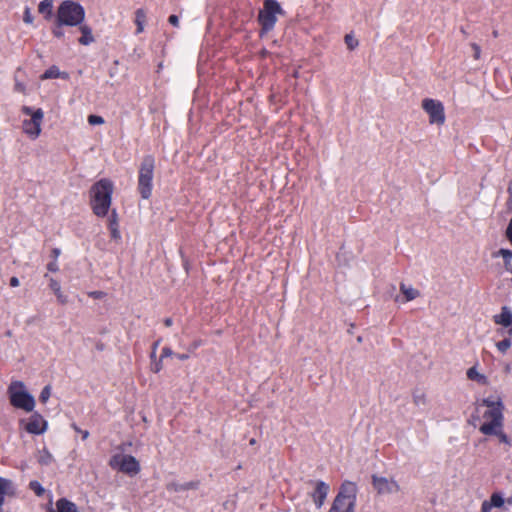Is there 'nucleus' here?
Segmentation results:
<instances>
[{
    "mask_svg": "<svg viewBox=\"0 0 512 512\" xmlns=\"http://www.w3.org/2000/svg\"><path fill=\"white\" fill-rule=\"evenodd\" d=\"M168 21L171 25L178 26L179 18L176 15H170Z\"/></svg>",
    "mask_w": 512,
    "mask_h": 512,
    "instance_id": "obj_46",
    "label": "nucleus"
},
{
    "mask_svg": "<svg viewBox=\"0 0 512 512\" xmlns=\"http://www.w3.org/2000/svg\"><path fill=\"white\" fill-rule=\"evenodd\" d=\"M493 35H494L495 37H497V35H498V34H497V31H494V32H493Z\"/></svg>",
    "mask_w": 512,
    "mask_h": 512,
    "instance_id": "obj_55",
    "label": "nucleus"
},
{
    "mask_svg": "<svg viewBox=\"0 0 512 512\" xmlns=\"http://www.w3.org/2000/svg\"><path fill=\"white\" fill-rule=\"evenodd\" d=\"M481 405H484L487 407V409H492V408H496V407H499L500 409H504V406H503V403H502V400L499 398L497 399L496 401L493 400L492 398L488 397V398H484L482 400V404Z\"/></svg>",
    "mask_w": 512,
    "mask_h": 512,
    "instance_id": "obj_26",
    "label": "nucleus"
},
{
    "mask_svg": "<svg viewBox=\"0 0 512 512\" xmlns=\"http://www.w3.org/2000/svg\"><path fill=\"white\" fill-rule=\"evenodd\" d=\"M154 168V158L146 156L141 162L138 175V191L143 199L150 198L152 194Z\"/></svg>",
    "mask_w": 512,
    "mask_h": 512,
    "instance_id": "obj_5",
    "label": "nucleus"
},
{
    "mask_svg": "<svg viewBox=\"0 0 512 512\" xmlns=\"http://www.w3.org/2000/svg\"><path fill=\"white\" fill-rule=\"evenodd\" d=\"M12 492V482L9 479L0 477V507L4 503L5 496Z\"/></svg>",
    "mask_w": 512,
    "mask_h": 512,
    "instance_id": "obj_22",
    "label": "nucleus"
},
{
    "mask_svg": "<svg viewBox=\"0 0 512 512\" xmlns=\"http://www.w3.org/2000/svg\"><path fill=\"white\" fill-rule=\"evenodd\" d=\"M79 30L82 36L78 39L79 43L82 45H89L94 42V36L92 34L91 28L86 24L79 25Z\"/></svg>",
    "mask_w": 512,
    "mask_h": 512,
    "instance_id": "obj_16",
    "label": "nucleus"
},
{
    "mask_svg": "<svg viewBox=\"0 0 512 512\" xmlns=\"http://www.w3.org/2000/svg\"><path fill=\"white\" fill-rule=\"evenodd\" d=\"M100 294H101L100 292H93V293H91V295H92L93 297H95V298L100 297Z\"/></svg>",
    "mask_w": 512,
    "mask_h": 512,
    "instance_id": "obj_53",
    "label": "nucleus"
},
{
    "mask_svg": "<svg viewBox=\"0 0 512 512\" xmlns=\"http://www.w3.org/2000/svg\"><path fill=\"white\" fill-rule=\"evenodd\" d=\"M109 465L113 469H117L127 474H137L140 466L135 457L125 454H116L111 457Z\"/></svg>",
    "mask_w": 512,
    "mask_h": 512,
    "instance_id": "obj_9",
    "label": "nucleus"
},
{
    "mask_svg": "<svg viewBox=\"0 0 512 512\" xmlns=\"http://www.w3.org/2000/svg\"><path fill=\"white\" fill-rule=\"evenodd\" d=\"M23 21L27 24H31L33 22V16L28 7L25 8Z\"/></svg>",
    "mask_w": 512,
    "mask_h": 512,
    "instance_id": "obj_38",
    "label": "nucleus"
},
{
    "mask_svg": "<svg viewBox=\"0 0 512 512\" xmlns=\"http://www.w3.org/2000/svg\"><path fill=\"white\" fill-rule=\"evenodd\" d=\"M372 484L374 489L382 495L395 494L399 492L400 486L394 479L373 475Z\"/></svg>",
    "mask_w": 512,
    "mask_h": 512,
    "instance_id": "obj_11",
    "label": "nucleus"
},
{
    "mask_svg": "<svg viewBox=\"0 0 512 512\" xmlns=\"http://www.w3.org/2000/svg\"><path fill=\"white\" fill-rule=\"evenodd\" d=\"M48 512H56L53 508H49Z\"/></svg>",
    "mask_w": 512,
    "mask_h": 512,
    "instance_id": "obj_54",
    "label": "nucleus"
},
{
    "mask_svg": "<svg viewBox=\"0 0 512 512\" xmlns=\"http://www.w3.org/2000/svg\"><path fill=\"white\" fill-rule=\"evenodd\" d=\"M512 345V342L510 339L506 338V339H503L502 341H499L497 344H496V347L497 349L501 352V353H505Z\"/></svg>",
    "mask_w": 512,
    "mask_h": 512,
    "instance_id": "obj_28",
    "label": "nucleus"
},
{
    "mask_svg": "<svg viewBox=\"0 0 512 512\" xmlns=\"http://www.w3.org/2000/svg\"><path fill=\"white\" fill-rule=\"evenodd\" d=\"M50 396H51V386H50V385H47V386H45V387L42 389V391H41V393H40V396H39V400H40L42 403H44V404H45V403L49 400Z\"/></svg>",
    "mask_w": 512,
    "mask_h": 512,
    "instance_id": "obj_30",
    "label": "nucleus"
},
{
    "mask_svg": "<svg viewBox=\"0 0 512 512\" xmlns=\"http://www.w3.org/2000/svg\"><path fill=\"white\" fill-rule=\"evenodd\" d=\"M400 291L404 295V299L402 300V302L412 301L420 295V293L417 289L413 288L410 285H406L404 283H401Z\"/></svg>",
    "mask_w": 512,
    "mask_h": 512,
    "instance_id": "obj_17",
    "label": "nucleus"
},
{
    "mask_svg": "<svg viewBox=\"0 0 512 512\" xmlns=\"http://www.w3.org/2000/svg\"><path fill=\"white\" fill-rule=\"evenodd\" d=\"M414 402L417 406H421L425 404V396L423 394H415Z\"/></svg>",
    "mask_w": 512,
    "mask_h": 512,
    "instance_id": "obj_39",
    "label": "nucleus"
},
{
    "mask_svg": "<svg viewBox=\"0 0 512 512\" xmlns=\"http://www.w3.org/2000/svg\"><path fill=\"white\" fill-rule=\"evenodd\" d=\"M56 512H79L77 506L67 500L66 498H61L56 502Z\"/></svg>",
    "mask_w": 512,
    "mask_h": 512,
    "instance_id": "obj_19",
    "label": "nucleus"
},
{
    "mask_svg": "<svg viewBox=\"0 0 512 512\" xmlns=\"http://www.w3.org/2000/svg\"><path fill=\"white\" fill-rule=\"evenodd\" d=\"M493 321L504 328H507V333L512 335V311L509 307L503 306L501 312L493 316Z\"/></svg>",
    "mask_w": 512,
    "mask_h": 512,
    "instance_id": "obj_14",
    "label": "nucleus"
},
{
    "mask_svg": "<svg viewBox=\"0 0 512 512\" xmlns=\"http://www.w3.org/2000/svg\"><path fill=\"white\" fill-rule=\"evenodd\" d=\"M88 123L90 125H100L104 123V119L101 116L98 115H89L88 116Z\"/></svg>",
    "mask_w": 512,
    "mask_h": 512,
    "instance_id": "obj_33",
    "label": "nucleus"
},
{
    "mask_svg": "<svg viewBox=\"0 0 512 512\" xmlns=\"http://www.w3.org/2000/svg\"><path fill=\"white\" fill-rule=\"evenodd\" d=\"M47 269H48L49 271H51V272H56V271H58L59 267H58V263H57V261H56V260H54V261H52V262L48 263V265H47Z\"/></svg>",
    "mask_w": 512,
    "mask_h": 512,
    "instance_id": "obj_40",
    "label": "nucleus"
},
{
    "mask_svg": "<svg viewBox=\"0 0 512 512\" xmlns=\"http://www.w3.org/2000/svg\"><path fill=\"white\" fill-rule=\"evenodd\" d=\"M22 112L30 116V119L23 121V131L32 139H36L41 133V124L44 118V112L38 108L34 110L32 107L23 106Z\"/></svg>",
    "mask_w": 512,
    "mask_h": 512,
    "instance_id": "obj_7",
    "label": "nucleus"
},
{
    "mask_svg": "<svg viewBox=\"0 0 512 512\" xmlns=\"http://www.w3.org/2000/svg\"><path fill=\"white\" fill-rule=\"evenodd\" d=\"M485 422L479 427V430L484 435H490L496 433V428H502L503 426V409L499 407L487 409L483 413Z\"/></svg>",
    "mask_w": 512,
    "mask_h": 512,
    "instance_id": "obj_8",
    "label": "nucleus"
},
{
    "mask_svg": "<svg viewBox=\"0 0 512 512\" xmlns=\"http://www.w3.org/2000/svg\"><path fill=\"white\" fill-rule=\"evenodd\" d=\"M358 488L354 482L344 481L329 512H355Z\"/></svg>",
    "mask_w": 512,
    "mask_h": 512,
    "instance_id": "obj_3",
    "label": "nucleus"
},
{
    "mask_svg": "<svg viewBox=\"0 0 512 512\" xmlns=\"http://www.w3.org/2000/svg\"><path fill=\"white\" fill-rule=\"evenodd\" d=\"M330 486L324 481L318 480L315 482V489L310 493L312 501L316 509H321L329 494Z\"/></svg>",
    "mask_w": 512,
    "mask_h": 512,
    "instance_id": "obj_13",
    "label": "nucleus"
},
{
    "mask_svg": "<svg viewBox=\"0 0 512 512\" xmlns=\"http://www.w3.org/2000/svg\"><path fill=\"white\" fill-rule=\"evenodd\" d=\"M467 377L472 380V381H476L477 383L481 384V385H488L489 384V380L488 378L479 373L476 369V367H471L468 369L467 371Z\"/></svg>",
    "mask_w": 512,
    "mask_h": 512,
    "instance_id": "obj_21",
    "label": "nucleus"
},
{
    "mask_svg": "<svg viewBox=\"0 0 512 512\" xmlns=\"http://www.w3.org/2000/svg\"><path fill=\"white\" fill-rule=\"evenodd\" d=\"M15 90L17 92L24 93L25 92V85L19 81H16L15 83Z\"/></svg>",
    "mask_w": 512,
    "mask_h": 512,
    "instance_id": "obj_47",
    "label": "nucleus"
},
{
    "mask_svg": "<svg viewBox=\"0 0 512 512\" xmlns=\"http://www.w3.org/2000/svg\"><path fill=\"white\" fill-rule=\"evenodd\" d=\"M472 48L474 50V58L475 59H479L480 58V53H481L480 47L477 44L473 43L472 44Z\"/></svg>",
    "mask_w": 512,
    "mask_h": 512,
    "instance_id": "obj_43",
    "label": "nucleus"
},
{
    "mask_svg": "<svg viewBox=\"0 0 512 512\" xmlns=\"http://www.w3.org/2000/svg\"><path fill=\"white\" fill-rule=\"evenodd\" d=\"M110 230H111V235L113 238L117 239L120 237V233L116 227V223L114 220L110 221Z\"/></svg>",
    "mask_w": 512,
    "mask_h": 512,
    "instance_id": "obj_37",
    "label": "nucleus"
},
{
    "mask_svg": "<svg viewBox=\"0 0 512 512\" xmlns=\"http://www.w3.org/2000/svg\"><path fill=\"white\" fill-rule=\"evenodd\" d=\"M61 251L59 248H54L52 250V254H53V257H54V260H56L58 258V256L60 255Z\"/></svg>",
    "mask_w": 512,
    "mask_h": 512,
    "instance_id": "obj_49",
    "label": "nucleus"
},
{
    "mask_svg": "<svg viewBox=\"0 0 512 512\" xmlns=\"http://www.w3.org/2000/svg\"><path fill=\"white\" fill-rule=\"evenodd\" d=\"M164 323H165V325H166V326H168V327H169V326H171V325H172L173 321H172V319H171V318H166V319H165V321H164Z\"/></svg>",
    "mask_w": 512,
    "mask_h": 512,
    "instance_id": "obj_51",
    "label": "nucleus"
},
{
    "mask_svg": "<svg viewBox=\"0 0 512 512\" xmlns=\"http://www.w3.org/2000/svg\"><path fill=\"white\" fill-rule=\"evenodd\" d=\"M81 433H82V439H83V440H85V439H87V438H88V436H89V432H88L87 430H85V431H81Z\"/></svg>",
    "mask_w": 512,
    "mask_h": 512,
    "instance_id": "obj_52",
    "label": "nucleus"
},
{
    "mask_svg": "<svg viewBox=\"0 0 512 512\" xmlns=\"http://www.w3.org/2000/svg\"><path fill=\"white\" fill-rule=\"evenodd\" d=\"M113 183L109 179H101L91 188V207L95 215L104 217L111 206Z\"/></svg>",
    "mask_w": 512,
    "mask_h": 512,
    "instance_id": "obj_1",
    "label": "nucleus"
},
{
    "mask_svg": "<svg viewBox=\"0 0 512 512\" xmlns=\"http://www.w3.org/2000/svg\"><path fill=\"white\" fill-rule=\"evenodd\" d=\"M20 284L19 279L17 277H12L10 279V286L11 287H18Z\"/></svg>",
    "mask_w": 512,
    "mask_h": 512,
    "instance_id": "obj_48",
    "label": "nucleus"
},
{
    "mask_svg": "<svg viewBox=\"0 0 512 512\" xmlns=\"http://www.w3.org/2000/svg\"><path fill=\"white\" fill-rule=\"evenodd\" d=\"M492 508L493 507L490 505V503L487 500H485L482 502L480 512H490Z\"/></svg>",
    "mask_w": 512,
    "mask_h": 512,
    "instance_id": "obj_41",
    "label": "nucleus"
},
{
    "mask_svg": "<svg viewBox=\"0 0 512 512\" xmlns=\"http://www.w3.org/2000/svg\"><path fill=\"white\" fill-rule=\"evenodd\" d=\"M49 287L55 293L57 300L61 304H65L67 302V296L62 293L61 287H60V284L58 281H56L54 278H50L49 279Z\"/></svg>",
    "mask_w": 512,
    "mask_h": 512,
    "instance_id": "obj_23",
    "label": "nucleus"
},
{
    "mask_svg": "<svg viewBox=\"0 0 512 512\" xmlns=\"http://www.w3.org/2000/svg\"><path fill=\"white\" fill-rule=\"evenodd\" d=\"M282 14H284V11L276 0H265L258 15L262 30L264 32L271 31L277 22V15Z\"/></svg>",
    "mask_w": 512,
    "mask_h": 512,
    "instance_id": "obj_6",
    "label": "nucleus"
},
{
    "mask_svg": "<svg viewBox=\"0 0 512 512\" xmlns=\"http://www.w3.org/2000/svg\"><path fill=\"white\" fill-rule=\"evenodd\" d=\"M38 461L42 465H50L53 461V456L46 449L40 452Z\"/></svg>",
    "mask_w": 512,
    "mask_h": 512,
    "instance_id": "obj_27",
    "label": "nucleus"
},
{
    "mask_svg": "<svg viewBox=\"0 0 512 512\" xmlns=\"http://www.w3.org/2000/svg\"><path fill=\"white\" fill-rule=\"evenodd\" d=\"M493 508H501L505 503L512 505V499H504L501 492L492 493L490 500H487Z\"/></svg>",
    "mask_w": 512,
    "mask_h": 512,
    "instance_id": "obj_20",
    "label": "nucleus"
},
{
    "mask_svg": "<svg viewBox=\"0 0 512 512\" xmlns=\"http://www.w3.org/2000/svg\"><path fill=\"white\" fill-rule=\"evenodd\" d=\"M493 435H496L499 437L500 442L509 445L510 441L505 433L502 432V428H496V433Z\"/></svg>",
    "mask_w": 512,
    "mask_h": 512,
    "instance_id": "obj_34",
    "label": "nucleus"
},
{
    "mask_svg": "<svg viewBox=\"0 0 512 512\" xmlns=\"http://www.w3.org/2000/svg\"><path fill=\"white\" fill-rule=\"evenodd\" d=\"M422 108L429 115L431 124L442 125L445 122V113L443 104L434 99H424Z\"/></svg>",
    "mask_w": 512,
    "mask_h": 512,
    "instance_id": "obj_10",
    "label": "nucleus"
},
{
    "mask_svg": "<svg viewBox=\"0 0 512 512\" xmlns=\"http://www.w3.org/2000/svg\"><path fill=\"white\" fill-rule=\"evenodd\" d=\"M48 422L38 412H34L26 423L25 429L28 433L41 435L46 432Z\"/></svg>",
    "mask_w": 512,
    "mask_h": 512,
    "instance_id": "obj_12",
    "label": "nucleus"
},
{
    "mask_svg": "<svg viewBox=\"0 0 512 512\" xmlns=\"http://www.w3.org/2000/svg\"><path fill=\"white\" fill-rule=\"evenodd\" d=\"M135 23L137 25L136 33L139 34L144 30V23H145V12L142 9H138L135 13Z\"/></svg>",
    "mask_w": 512,
    "mask_h": 512,
    "instance_id": "obj_25",
    "label": "nucleus"
},
{
    "mask_svg": "<svg viewBox=\"0 0 512 512\" xmlns=\"http://www.w3.org/2000/svg\"><path fill=\"white\" fill-rule=\"evenodd\" d=\"M159 343H160V341H156L153 344L152 352H151V355H150L151 360H155L156 359V352H157V348H158Z\"/></svg>",
    "mask_w": 512,
    "mask_h": 512,
    "instance_id": "obj_45",
    "label": "nucleus"
},
{
    "mask_svg": "<svg viewBox=\"0 0 512 512\" xmlns=\"http://www.w3.org/2000/svg\"><path fill=\"white\" fill-rule=\"evenodd\" d=\"M173 354L172 350L169 348V347H164L162 349V353H161V359H164L166 357H169Z\"/></svg>",
    "mask_w": 512,
    "mask_h": 512,
    "instance_id": "obj_42",
    "label": "nucleus"
},
{
    "mask_svg": "<svg viewBox=\"0 0 512 512\" xmlns=\"http://www.w3.org/2000/svg\"><path fill=\"white\" fill-rule=\"evenodd\" d=\"M62 26L63 25H59L57 23V18L55 19V26L52 28V34L56 37V38H62L64 36V31L62 29Z\"/></svg>",
    "mask_w": 512,
    "mask_h": 512,
    "instance_id": "obj_32",
    "label": "nucleus"
},
{
    "mask_svg": "<svg viewBox=\"0 0 512 512\" xmlns=\"http://www.w3.org/2000/svg\"><path fill=\"white\" fill-rule=\"evenodd\" d=\"M8 395L12 406L26 412L35 408V399L27 390L23 382L13 381L8 387Z\"/></svg>",
    "mask_w": 512,
    "mask_h": 512,
    "instance_id": "obj_4",
    "label": "nucleus"
},
{
    "mask_svg": "<svg viewBox=\"0 0 512 512\" xmlns=\"http://www.w3.org/2000/svg\"><path fill=\"white\" fill-rule=\"evenodd\" d=\"M56 18L59 25L79 26L84 22L85 10L78 2L64 0L57 9Z\"/></svg>",
    "mask_w": 512,
    "mask_h": 512,
    "instance_id": "obj_2",
    "label": "nucleus"
},
{
    "mask_svg": "<svg viewBox=\"0 0 512 512\" xmlns=\"http://www.w3.org/2000/svg\"><path fill=\"white\" fill-rule=\"evenodd\" d=\"M345 43L350 50H354L358 46V40L352 34L345 36Z\"/></svg>",
    "mask_w": 512,
    "mask_h": 512,
    "instance_id": "obj_29",
    "label": "nucleus"
},
{
    "mask_svg": "<svg viewBox=\"0 0 512 512\" xmlns=\"http://www.w3.org/2000/svg\"><path fill=\"white\" fill-rule=\"evenodd\" d=\"M153 363L151 365V370L154 372V373H158L161 371L162 369V359L160 358L159 360H152Z\"/></svg>",
    "mask_w": 512,
    "mask_h": 512,
    "instance_id": "obj_36",
    "label": "nucleus"
},
{
    "mask_svg": "<svg viewBox=\"0 0 512 512\" xmlns=\"http://www.w3.org/2000/svg\"><path fill=\"white\" fill-rule=\"evenodd\" d=\"M38 11L46 20L53 17V0H42L38 5Z\"/></svg>",
    "mask_w": 512,
    "mask_h": 512,
    "instance_id": "obj_18",
    "label": "nucleus"
},
{
    "mask_svg": "<svg viewBox=\"0 0 512 512\" xmlns=\"http://www.w3.org/2000/svg\"><path fill=\"white\" fill-rule=\"evenodd\" d=\"M188 357H189L188 354H178L177 355V358L179 360H186V359H188Z\"/></svg>",
    "mask_w": 512,
    "mask_h": 512,
    "instance_id": "obj_50",
    "label": "nucleus"
},
{
    "mask_svg": "<svg viewBox=\"0 0 512 512\" xmlns=\"http://www.w3.org/2000/svg\"><path fill=\"white\" fill-rule=\"evenodd\" d=\"M506 235L509 241L512 243V218L510 219V222L508 224Z\"/></svg>",
    "mask_w": 512,
    "mask_h": 512,
    "instance_id": "obj_44",
    "label": "nucleus"
},
{
    "mask_svg": "<svg viewBox=\"0 0 512 512\" xmlns=\"http://www.w3.org/2000/svg\"><path fill=\"white\" fill-rule=\"evenodd\" d=\"M499 254L503 257L505 264H508L512 259V250L509 249H500Z\"/></svg>",
    "mask_w": 512,
    "mask_h": 512,
    "instance_id": "obj_35",
    "label": "nucleus"
},
{
    "mask_svg": "<svg viewBox=\"0 0 512 512\" xmlns=\"http://www.w3.org/2000/svg\"><path fill=\"white\" fill-rule=\"evenodd\" d=\"M66 77H67V74L61 72L58 69V67H56V66H51L41 76L42 79H55V78H66Z\"/></svg>",
    "mask_w": 512,
    "mask_h": 512,
    "instance_id": "obj_24",
    "label": "nucleus"
},
{
    "mask_svg": "<svg viewBox=\"0 0 512 512\" xmlns=\"http://www.w3.org/2000/svg\"><path fill=\"white\" fill-rule=\"evenodd\" d=\"M30 488L35 492L36 495L41 496L44 493V488L38 481H31Z\"/></svg>",
    "mask_w": 512,
    "mask_h": 512,
    "instance_id": "obj_31",
    "label": "nucleus"
},
{
    "mask_svg": "<svg viewBox=\"0 0 512 512\" xmlns=\"http://www.w3.org/2000/svg\"><path fill=\"white\" fill-rule=\"evenodd\" d=\"M198 487V482L190 481L185 483L178 482H170L167 484L166 488L170 492H180L189 489H196Z\"/></svg>",
    "mask_w": 512,
    "mask_h": 512,
    "instance_id": "obj_15",
    "label": "nucleus"
}]
</instances>
